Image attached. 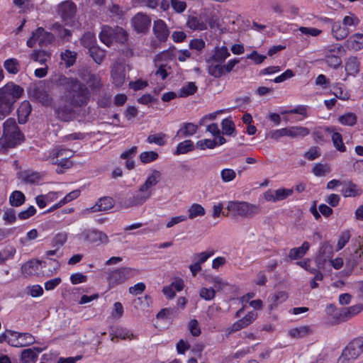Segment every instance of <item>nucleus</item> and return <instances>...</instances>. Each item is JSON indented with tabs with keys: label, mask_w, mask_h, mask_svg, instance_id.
<instances>
[{
	"label": "nucleus",
	"mask_w": 363,
	"mask_h": 363,
	"mask_svg": "<svg viewBox=\"0 0 363 363\" xmlns=\"http://www.w3.org/2000/svg\"><path fill=\"white\" fill-rule=\"evenodd\" d=\"M132 24L138 33H145L150 28L151 20L146 14L138 13L133 18Z\"/></svg>",
	"instance_id": "nucleus-11"
},
{
	"label": "nucleus",
	"mask_w": 363,
	"mask_h": 363,
	"mask_svg": "<svg viewBox=\"0 0 363 363\" xmlns=\"http://www.w3.org/2000/svg\"><path fill=\"white\" fill-rule=\"evenodd\" d=\"M76 11V4L69 1L62 2L57 7V13L65 22L72 21L74 17Z\"/></svg>",
	"instance_id": "nucleus-9"
},
{
	"label": "nucleus",
	"mask_w": 363,
	"mask_h": 363,
	"mask_svg": "<svg viewBox=\"0 0 363 363\" xmlns=\"http://www.w3.org/2000/svg\"><path fill=\"white\" fill-rule=\"evenodd\" d=\"M50 57V52L44 50H34L29 56L30 60L40 65H45Z\"/></svg>",
	"instance_id": "nucleus-29"
},
{
	"label": "nucleus",
	"mask_w": 363,
	"mask_h": 363,
	"mask_svg": "<svg viewBox=\"0 0 363 363\" xmlns=\"http://www.w3.org/2000/svg\"><path fill=\"white\" fill-rule=\"evenodd\" d=\"M4 334V341H6L13 347H19V333L12 330H6Z\"/></svg>",
	"instance_id": "nucleus-46"
},
{
	"label": "nucleus",
	"mask_w": 363,
	"mask_h": 363,
	"mask_svg": "<svg viewBox=\"0 0 363 363\" xmlns=\"http://www.w3.org/2000/svg\"><path fill=\"white\" fill-rule=\"evenodd\" d=\"M61 59L65 62L66 67H70L76 62L77 53L69 50H66L65 52L61 53Z\"/></svg>",
	"instance_id": "nucleus-49"
},
{
	"label": "nucleus",
	"mask_w": 363,
	"mask_h": 363,
	"mask_svg": "<svg viewBox=\"0 0 363 363\" xmlns=\"http://www.w3.org/2000/svg\"><path fill=\"white\" fill-rule=\"evenodd\" d=\"M30 97L43 106H49L52 104V98L44 86H35L30 92Z\"/></svg>",
	"instance_id": "nucleus-10"
},
{
	"label": "nucleus",
	"mask_w": 363,
	"mask_h": 363,
	"mask_svg": "<svg viewBox=\"0 0 363 363\" xmlns=\"http://www.w3.org/2000/svg\"><path fill=\"white\" fill-rule=\"evenodd\" d=\"M362 352L363 338H355L343 349L336 363H350L357 359Z\"/></svg>",
	"instance_id": "nucleus-7"
},
{
	"label": "nucleus",
	"mask_w": 363,
	"mask_h": 363,
	"mask_svg": "<svg viewBox=\"0 0 363 363\" xmlns=\"http://www.w3.org/2000/svg\"><path fill=\"white\" fill-rule=\"evenodd\" d=\"M196 145L200 150L213 149L218 145V143L214 139H203L198 140Z\"/></svg>",
	"instance_id": "nucleus-58"
},
{
	"label": "nucleus",
	"mask_w": 363,
	"mask_h": 363,
	"mask_svg": "<svg viewBox=\"0 0 363 363\" xmlns=\"http://www.w3.org/2000/svg\"><path fill=\"white\" fill-rule=\"evenodd\" d=\"M221 127L223 134L231 135L235 130L234 122L230 118H224L221 122Z\"/></svg>",
	"instance_id": "nucleus-51"
},
{
	"label": "nucleus",
	"mask_w": 363,
	"mask_h": 363,
	"mask_svg": "<svg viewBox=\"0 0 363 363\" xmlns=\"http://www.w3.org/2000/svg\"><path fill=\"white\" fill-rule=\"evenodd\" d=\"M338 122L343 125L354 126L357 122V117L355 113L347 112L339 116Z\"/></svg>",
	"instance_id": "nucleus-42"
},
{
	"label": "nucleus",
	"mask_w": 363,
	"mask_h": 363,
	"mask_svg": "<svg viewBox=\"0 0 363 363\" xmlns=\"http://www.w3.org/2000/svg\"><path fill=\"white\" fill-rule=\"evenodd\" d=\"M134 303L136 307L145 310L150 307L152 300L150 296L145 295L144 296L138 297L135 300Z\"/></svg>",
	"instance_id": "nucleus-59"
},
{
	"label": "nucleus",
	"mask_w": 363,
	"mask_h": 363,
	"mask_svg": "<svg viewBox=\"0 0 363 363\" xmlns=\"http://www.w3.org/2000/svg\"><path fill=\"white\" fill-rule=\"evenodd\" d=\"M321 21L324 23L331 24L332 35L337 40L345 39L350 33L349 28L342 25L340 21H333L331 18L328 17L321 18Z\"/></svg>",
	"instance_id": "nucleus-8"
},
{
	"label": "nucleus",
	"mask_w": 363,
	"mask_h": 363,
	"mask_svg": "<svg viewBox=\"0 0 363 363\" xmlns=\"http://www.w3.org/2000/svg\"><path fill=\"white\" fill-rule=\"evenodd\" d=\"M214 255V251H206L200 253H196L193 256V262L199 263V265L201 266L202 264L206 262L209 257Z\"/></svg>",
	"instance_id": "nucleus-53"
},
{
	"label": "nucleus",
	"mask_w": 363,
	"mask_h": 363,
	"mask_svg": "<svg viewBox=\"0 0 363 363\" xmlns=\"http://www.w3.org/2000/svg\"><path fill=\"white\" fill-rule=\"evenodd\" d=\"M3 220L7 224L14 223L17 220L16 211L12 208H7L4 213Z\"/></svg>",
	"instance_id": "nucleus-63"
},
{
	"label": "nucleus",
	"mask_w": 363,
	"mask_h": 363,
	"mask_svg": "<svg viewBox=\"0 0 363 363\" xmlns=\"http://www.w3.org/2000/svg\"><path fill=\"white\" fill-rule=\"evenodd\" d=\"M44 348L34 347L23 350L21 353V363H35L38 360V354L40 353Z\"/></svg>",
	"instance_id": "nucleus-14"
},
{
	"label": "nucleus",
	"mask_w": 363,
	"mask_h": 363,
	"mask_svg": "<svg viewBox=\"0 0 363 363\" xmlns=\"http://www.w3.org/2000/svg\"><path fill=\"white\" fill-rule=\"evenodd\" d=\"M186 26L192 30L202 31L208 28L206 22L201 17L189 16L186 21Z\"/></svg>",
	"instance_id": "nucleus-26"
},
{
	"label": "nucleus",
	"mask_w": 363,
	"mask_h": 363,
	"mask_svg": "<svg viewBox=\"0 0 363 363\" xmlns=\"http://www.w3.org/2000/svg\"><path fill=\"white\" fill-rule=\"evenodd\" d=\"M4 67L5 69L12 74H16L20 71V63L16 58H9L4 61Z\"/></svg>",
	"instance_id": "nucleus-40"
},
{
	"label": "nucleus",
	"mask_w": 363,
	"mask_h": 363,
	"mask_svg": "<svg viewBox=\"0 0 363 363\" xmlns=\"http://www.w3.org/2000/svg\"><path fill=\"white\" fill-rule=\"evenodd\" d=\"M55 86L63 90L68 103L74 107L86 106L90 99L87 86L77 78L60 74L55 80Z\"/></svg>",
	"instance_id": "nucleus-1"
},
{
	"label": "nucleus",
	"mask_w": 363,
	"mask_h": 363,
	"mask_svg": "<svg viewBox=\"0 0 363 363\" xmlns=\"http://www.w3.org/2000/svg\"><path fill=\"white\" fill-rule=\"evenodd\" d=\"M198 130V125L194 123L184 122L180 125L175 137L179 139L189 138L195 135Z\"/></svg>",
	"instance_id": "nucleus-15"
},
{
	"label": "nucleus",
	"mask_w": 363,
	"mask_h": 363,
	"mask_svg": "<svg viewBox=\"0 0 363 363\" xmlns=\"http://www.w3.org/2000/svg\"><path fill=\"white\" fill-rule=\"evenodd\" d=\"M275 194L274 196L276 197V199L277 201H283L286 199L289 196L292 195L294 192L293 189H285V188H280L277 190H274Z\"/></svg>",
	"instance_id": "nucleus-62"
},
{
	"label": "nucleus",
	"mask_w": 363,
	"mask_h": 363,
	"mask_svg": "<svg viewBox=\"0 0 363 363\" xmlns=\"http://www.w3.org/2000/svg\"><path fill=\"white\" fill-rule=\"evenodd\" d=\"M288 133L290 138H304L310 134V130L299 125L291 126L288 128Z\"/></svg>",
	"instance_id": "nucleus-35"
},
{
	"label": "nucleus",
	"mask_w": 363,
	"mask_h": 363,
	"mask_svg": "<svg viewBox=\"0 0 363 363\" xmlns=\"http://www.w3.org/2000/svg\"><path fill=\"white\" fill-rule=\"evenodd\" d=\"M81 44L89 50L96 46V35L94 33L86 32L81 38Z\"/></svg>",
	"instance_id": "nucleus-37"
},
{
	"label": "nucleus",
	"mask_w": 363,
	"mask_h": 363,
	"mask_svg": "<svg viewBox=\"0 0 363 363\" xmlns=\"http://www.w3.org/2000/svg\"><path fill=\"white\" fill-rule=\"evenodd\" d=\"M67 237L65 233H57L52 240V247L60 248L67 242Z\"/></svg>",
	"instance_id": "nucleus-64"
},
{
	"label": "nucleus",
	"mask_w": 363,
	"mask_h": 363,
	"mask_svg": "<svg viewBox=\"0 0 363 363\" xmlns=\"http://www.w3.org/2000/svg\"><path fill=\"white\" fill-rule=\"evenodd\" d=\"M333 256V247L328 241L321 243L316 261L318 263L324 264L327 260L330 259Z\"/></svg>",
	"instance_id": "nucleus-17"
},
{
	"label": "nucleus",
	"mask_w": 363,
	"mask_h": 363,
	"mask_svg": "<svg viewBox=\"0 0 363 363\" xmlns=\"http://www.w3.org/2000/svg\"><path fill=\"white\" fill-rule=\"evenodd\" d=\"M207 64V71L209 75L216 79H219L222 76L225 75L223 62H209Z\"/></svg>",
	"instance_id": "nucleus-28"
},
{
	"label": "nucleus",
	"mask_w": 363,
	"mask_h": 363,
	"mask_svg": "<svg viewBox=\"0 0 363 363\" xmlns=\"http://www.w3.org/2000/svg\"><path fill=\"white\" fill-rule=\"evenodd\" d=\"M37 263L42 267H46L47 266H52V268H49V273L48 276L55 274L60 268V263L55 259L48 258V261H37Z\"/></svg>",
	"instance_id": "nucleus-39"
},
{
	"label": "nucleus",
	"mask_w": 363,
	"mask_h": 363,
	"mask_svg": "<svg viewBox=\"0 0 363 363\" xmlns=\"http://www.w3.org/2000/svg\"><path fill=\"white\" fill-rule=\"evenodd\" d=\"M341 193L344 197H355L362 194V189L357 184L349 180L344 183Z\"/></svg>",
	"instance_id": "nucleus-24"
},
{
	"label": "nucleus",
	"mask_w": 363,
	"mask_h": 363,
	"mask_svg": "<svg viewBox=\"0 0 363 363\" xmlns=\"http://www.w3.org/2000/svg\"><path fill=\"white\" fill-rule=\"evenodd\" d=\"M88 51L89 55L96 64L100 65L103 62L105 57V51L100 48L98 45L92 48Z\"/></svg>",
	"instance_id": "nucleus-47"
},
{
	"label": "nucleus",
	"mask_w": 363,
	"mask_h": 363,
	"mask_svg": "<svg viewBox=\"0 0 363 363\" xmlns=\"http://www.w3.org/2000/svg\"><path fill=\"white\" fill-rule=\"evenodd\" d=\"M112 35L113 38V43L125 44L128 40V34L123 28L116 26L112 28Z\"/></svg>",
	"instance_id": "nucleus-33"
},
{
	"label": "nucleus",
	"mask_w": 363,
	"mask_h": 363,
	"mask_svg": "<svg viewBox=\"0 0 363 363\" xmlns=\"http://www.w3.org/2000/svg\"><path fill=\"white\" fill-rule=\"evenodd\" d=\"M111 77L113 84L117 87H121L125 82V69L120 65H116L112 68Z\"/></svg>",
	"instance_id": "nucleus-27"
},
{
	"label": "nucleus",
	"mask_w": 363,
	"mask_h": 363,
	"mask_svg": "<svg viewBox=\"0 0 363 363\" xmlns=\"http://www.w3.org/2000/svg\"><path fill=\"white\" fill-rule=\"evenodd\" d=\"M333 132V127H319L315 128L312 133V138L315 143H323L327 140L328 134Z\"/></svg>",
	"instance_id": "nucleus-25"
},
{
	"label": "nucleus",
	"mask_w": 363,
	"mask_h": 363,
	"mask_svg": "<svg viewBox=\"0 0 363 363\" xmlns=\"http://www.w3.org/2000/svg\"><path fill=\"white\" fill-rule=\"evenodd\" d=\"M345 47L349 50L358 51L363 48V33H354L345 42Z\"/></svg>",
	"instance_id": "nucleus-19"
},
{
	"label": "nucleus",
	"mask_w": 363,
	"mask_h": 363,
	"mask_svg": "<svg viewBox=\"0 0 363 363\" xmlns=\"http://www.w3.org/2000/svg\"><path fill=\"white\" fill-rule=\"evenodd\" d=\"M195 145L191 140H185L177 144L175 150L174 151V155H180L187 154L194 151Z\"/></svg>",
	"instance_id": "nucleus-30"
},
{
	"label": "nucleus",
	"mask_w": 363,
	"mask_h": 363,
	"mask_svg": "<svg viewBox=\"0 0 363 363\" xmlns=\"http://www.w3.org/2000/svg\"><path fill=\"white\" fill-rule=\"evenodd\" d=\"M26 200L25 194L18 190L12 191L9 199V204L12 207H19L22 206L26 202Z\"/></svg>",
	"instance_id": "nucleus-32"
},
{
	"label": "nucleus",
	"mask_w": 363,
	"mask_h": 363,
	"mask_svg": "<svg viewBox=\"0 0 363 363\" xmlns=\"http://www.w3.org/2000/svg\"><path fill=\"white\" fill-rule=\"evenodd\" d=\"M114 200L110 196H104L98 200V201L91 208H87L89 212L106 211L112 208L114 206Z\"/></svg>",
	"instance_id": "nucleus-16"
},
{
	"label": "nucleus",
	"mask_w": 363,
	"mask_h": 363,
	"mask_svg": "<svg viewBox=\"0 0 363 363\" xmlns=\"http://www.w3.org/2000/svg\"><path fill=\"white\" fill-rule=\"evenodd\" d=\"M230 55L228 49L226 46L216 47L213 50V52L211 57L206 60V63L209 62H223L224 63L225 60Z\"/></svg>",
	"instance_id": "nucleus-21"
},
{
	"label": "nucleus",
	"mask_w": 363,
	"mask_h": 363,
	"mask_svg": "<svg viewBox=\"0 0 363 363\" xmlns=\"http://www.w3.org/2000/svg\"><path fill=\"white\" fill-rule=\"evenodd\" d=\"M114 337H112V341H114V338H120L122 340L132 339L134 336L133 334L128 330L124 328H116L113 330Z\"/></svg>",
	"instance_id": "nucleus-56"
},
{
	"label": "nucleus",
	"mask_w": 363,
	"mask_h": 363,
	"mask_svg": "<svg viewBox=\"0 0 363 363\" xmlns=\"http://www.w3.org/2000/svg\"><path fill=\"white\" fill-rule=\"evenodd\" d=\"M330 135L331 140L335 148L340 152H346L347 148L345 143H343L342 135L338 132H335L334 128L333 132Z\"/></svg>",
	"instance_id": "nucleus-36"
},
{
	"label": "nucleus",
	"mask_w": 363,
	"mask_h": 363,
	"mask_svg": "<svg viewBox=\"0 0 363 363\" xmlns=\"http://www.w3.org/2000/svg\"><path fill=\"white\" fill-rule=\"evenodd\" d=\"M86 240L96 245L106 244L108 242V238L106 234L98 230H91L87 232Z\"/></svg>",
	"instance_id": "nucleus-20"
},
{
	"label": "nucleus",
	"mask_w": 363,
	"mask_h": 363,
	"mask_svg": "<svg viewBox=\"0 0 363 363\" xmlns=\"http://www.w3.org/2000/svg\"><path fill=\"white\" fill-rule=\"evenodd\" d=\"M220 177L223 182H230L236 177V173L233 169L225 168L220 172Z\"/></svg>",
	"instance_id": "nucleus-60"
},
{
	"label": "nucleus",
	"mask_w": 363,
	"mask_h": 363,
	"mask_svg": "<svg viewBox=\"0 0 363 363\" xmlns=\"http://www.w3.org/2000/svg\"><path fill=\"white\" fill-rule=\"evenodd\" d=\"M159 157L157 152L155 151H145L140 153V160L143 164H148L155 161Z\"/></svg>",
	"instance_id": "nucleus-54"
},
{
	"label": "nucleus",
	"mask_w": 363,
	"mask_h": 363,
	"mask_svg": "<svg viewBox=\"0 0 363 363\" xmlns=\"http://www.w3.org/2000/svg\"><path fill=\"white\" fill-rule=\"evenodd\" d=\"M147 143L155 144L158 146H164L167 143V135L163 133L152 134L147 136Z\"/></svg>",
	"instance_id": "nucleus-44"
},
{
	"label": "nucleus",
	"mask_w": 363,
	"mask_h": 363,
	"mask_svg": "<svg viewBox=\"0 0 363 363\" xmlns=\"http://www.w3.org/2000/svg\"><path fill=\"white\" fill-rule=\"evenodd\" d=\"M138 271L132 267H122L110 271L106 277L108 289L124 284L138 274Z\"/></svg>",
	"instance_id": "nucleus-6"
},
{
	"label": "nucleus",
	"mask_w": 363,
	"mask_h": 363,
	"mask_svg": "<svg viewBox=\"0 0 363 363\" xmlns=\"http://www.w3.org/2000/svg\"><path fill=\"white\" fill-rule=\"evenodd\" d=\"M70 157H62L61 159H58V162L56 164H57V168L56 169V172L57 174L64 173V169L71 168L73 165V162L69 160Z\"/></svg>",
	"instance_id": "nucleus-57"
},
{
	"label": "nucleus",
	"mask_w": 363,
	"mask_h": 363,
	"mask_svg": "<svg viewBox=\"0 0 363 363\" xmlns=\"http://www.w3.org/2000/svg\"><path fill=\"white\" fill-rule=\"evenodd\" d=\"M187 218L194 219L198 216H203L206 213L205 208L199 203H193L188 208Z\"/></svg>",
	"instance_id": "nucleus-45"
},
{
	"label": "nucleus",
	"mask_w": 363,
	"mask_h": 363,
	"mask_svg": "<svg viewBox=\"0 0 363 363\" xmlns=\"http://www.w3.org/2000/svg\"><path fill=\"white\" fill-rule=\"evenodd\" d=\"M227 209L234 218H251L259 213L261 210L258 204L239 201H230L228 203Z\"/></svg>",
	"instance_id": "nucleus-5"
},
{
	"label": "nucleus",
	"mask_w": 363,
	"mask_h": 363,
	"mask_svg": "<svg viewBox=\"0 0 363 363\" xmlns=\"http://www.w3.org/2000/svg\"><path fill=\"white\" fill-rule=\"evenodd\" d=\"M197 90L198 87L195 82H188L179 90V96L182 98L188 97L189 96L194 95L197 91Z\"/></svg>",
	"instance_id": "nucleus-41"
},
{
	"label": "nucleus",
	"mask_w": 363,
	"mask_h": 363,
	"mask_svg": "<svg viewBox=\"0 0 363 363\" xmlns=\"http://www.w3.org/2000/svg\"><path fill=\"white\" fill-rule=\"evenodd\" d=\"M19 347H26L35 342L34 336L28 333H19Z\"/></svg>",
	"instance_id": "nucleus-52"
},
{
	"label": "nucleus",
	"mask_w": 363,
	"mask_h": 363,
	"mask_svg": "<svg viewBox=\"0 0 363 363\" xmlns=\"http://www.w3.org/2000/svg\"><path fill=\"white\" fill-rule=\"evenodd\" d=\"M162 179V173L153 169L147 177L145 182L135 191L128 200L130 206H137L143 204L153 194L152 187L156 186Z\"/></svg>",
	"instance_id": "nucleus-4"
},
{
	"label": "nucleus",
	"mask_w": 363,
	"mask_h": 363,
	"mask_svg": "<svg viewBox=\"0 0 363 363\" xmlns=\"http://www.w3.org/2000/svg\"><path fill=\"white\" fill-rule=\"evenodd\" d=\"M25 140V135L18 126L15 118H7L3 123L2 135L0 138V149L7 151L16 148Z\"/></svg>",
	"instance_id": "nucleus-3"
},
{
	"label": "nucleus",
	"mask_w": 363,
	"mask_h": 363,
	"mask_svg": "<svg viewBox=\"0 0 363 363\" xmlns=\"http://www.w3.org/2000/svg\"><path fill=\"white\" fill-rule=\"evenodd\" d=\"M16 248L13 246H7L0 251V263H4L13 257L16 254Z\"/></svg>",
	"instance_id": "nucleus-55"
},
{
	"label": "nucleus",
	"mask_w": 363,
	"mask_h": 363,
	"mask_svg": "<svg viewBox=\"0 0 363 363\" xmlns=\"http://www.w3.org/2000/svg\"><path fill=\"white\" fill-rule=\"evenodd\" d=\"M111 32L112 27L104 26L99 35L101 42L108 47H110L113 43V38Z\"/></svg>",
	"instance_id": "nucleus-31"
},
{
	"label": "nucleus",
	"mask_w": 363,
	"mask_h": 363,
	"mask_svg": "<svg viewBox=\"0 0 363 363\" xmlns=\"http://www.w3.org/2000/svg\"><path fill=\"white\" fill-rule=\"evenodd\" d=\"M153 33L157 39L160 42H165L169 35V30L166 23L161 19L154 21Z\"/></svg>",
	"instance_id": "nucleus-13"
},
{
	"label": "nucleus",
	"mask_w": 363,
	"mask_h": 363,
	"mask_svg": "<svg viewBox=\"0 0 363 363\" xmlns=\"http://www.w3.org/2000/svg\"><path fill=\"white\" fill-rule=\"evenodd\" d=\"M333 94L335 96L336 98L346 101L348 100L350 97V92L346 89L344 84L342 83H336L333 84Z\"/></svg>",
	"instance_id": "nucleus-34"
},
{
	"label": "nucleus",
	"mask_w": 363,
	"mask_h": 363,
	"mask_svg": "<svg viewBox=\"0 0 363 363\" xmlns=\"http://www.w3.org/2000/svg\"><path fill=\"white\" fill-rule=\"evenodd\" d=\"M310 247V243L304 241L300 247L291 248L289 252L288 257L291 260L301 259L307 254Z\"/></svg>",
	"instance_id": "nucleus-23"
},
{
	"label": "nucleus",
	"mask_w": 363,
	"mask_h": 363,
	"mask_svg": "<svg viewBox=\"0 0 363 363\" xmlns=\"http://www.w3.org/2000/svg\"><path fill=\"white\" fill-rule=\"evenodd\" d=\"M24 89L13 82L0 87V120L4 119L14 110L16 103L23 96Z\"/></svg>",
	"instance_id": "nucleus-2"
},
{
	"label": "nucleus",
	"mask_w": 363,
	"mask_h": 363,
	"mask_svg": "<svg viewBox=\"0 0 363 363\" xmlns=\"http://www.w3.org/2000/svg\"><path fill=\"white\" fill-rule=\"evenodd\" d=\"M351 238V233L350 230H345L341 232L339 235L337 243L336 245V251H340L343 249L345 245L349 242Z\"/></svg>",
	"instance_id": "nucleus-50"
},
{
	"label": "nucleus",
	"mask_w": 363,
	"mask_h": 363,
	"mask_svg": "<svg viewBox=\"0 0 363 363\" xmlns=\"http://www.w3.org/2000/svg\"><path fill=\"white\" fill-rule=\"evenodd\" d=\"M72 155L73 154L70 150L65 148L62 146H58L50 151L48 160L51 164H57L59 157H71Z\"/></svg>",
	"instance_id": "nucleus-18"
},
{
	"label": "nucleus",
	"mask_w": 363,
	"mask_h": 363,
	"mask_svg": "<svg viewBox=\"0 0 363 363\" xmlns=\"http://www.w3.org/2000/svg\"><path fill=\"white\" fill-rule=\"evenodd\" d=\"M74 106L71 104H60L55 110L57 117L63 121H70L74 117Z\"/></svg>",
	"instance_id": "nucleus-12"
},
{
	"label": "nucleus",
	"mask_w": 363,
	"mask_h": 363,
	"mask_svg": "<svg viewBox=\"0 0 363 363\" xmlns=\"http://www.w3.org/2000/svg\"><path fill=\"white\" fill-rule=\"evenodd\" d=\"M54 40V35L52 33L45 31L44 30V33L42 35V38L39 40L38 45L41 48L47 47L48 45L52 44Z\"/></svg>",
	"instance_id": "nucleus-61"
},
{
	"label": "nucleus",
	"mask_w": 363,
	"mask_h": 363,
	"mask_svg": "<svg viewBox=\"0 0 363 363\" xmlns=\"http://www.w3.org/2000/svg\"><path fill=\"white\" fill-rule=\"evenodd\" d=\"M359 62L357 57H350L345 63V72L348 75H354L359 72Z\"/></svg>",
	"instance_id": "nucleus-38"
},
{
	"label": "nucleus",
	"mask_w": 363,
	"mask_h": 363,
	"mask_svg": "<svg viewBox=\"0 0 363 363\" xmlns=\"http://www.w3.org/2000/svg\"><path fill=\"white\" fill-rule=\"evenodd\" d=\"M31 111L32 107L28 101L21 102L16 111L19 124H25L28 122Z\"/></svg>",
	"instance_id": "nucleus-22"
},
{
	"label": "nucleus",
	"mask_w": 363,
	"mask_h": 363,
	"mask_svg": "<svg viewBox=\"0 0 363 363\" xmlns=\"http://www.w3.org/2000/svg\"><path fill=\"white\" fill-rule=\"evenodd\" d=\"M325 61L327 65L334 69L338 68L342 65L341 57L334 53V50H330L326 56Z\"/></svg>",
	"instance_id": "nucleus-43"
},
{
	"label": "nucleus",
	"mask_w": 363,
	"mask_h": 363,
	"mask_svg": "<svg viewBox=\"0 0 363 363\" xmlns=\"http://www.w3.org/2000/svg\"><path fill=\"white\" fill-rule=\"evenodd\" d=\"M331 172L328 164L316 163L312 169L313 174L316 177H325Z\"/></svg>",
	"instance_id": "nucleus-48"
}]
</instances>
